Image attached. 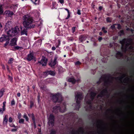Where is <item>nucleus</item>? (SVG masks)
<instances>
[{
    "instance_id": "37",
    "label": "nucleus",
    "mask_w": 134,
    "mask_h": 134,
    "mask_svg": "<svg viewBox=\"0 0 134 134\" xmlns=\"http://www.w3.org/2000/svg\"><path fill=\"white\" fill-rule=\"evenodd\" d=\"M5 109H4L3 108H0V114H3V112L5 110Z\"/></svg>"
},
{
    "instance_id": "35",
    "label": "nucleus",
    "mask_w": 134,
    "mask_h": 134,
    "mask_svg": "<svg viewBox=\"0 0 134 134\" xmlns=\"http://www.w3.org/2000/svg\"><path fill=\"white\" fill-rule=\"evenodd\" d=\"M93 100H92L91 99H88L86 102V103L88 105H91L92 104V102H93Z\"/></svg>"
},
{
    "instance_id": "50",
    "label": "nucleus",
    "mask_w": 134,
    "mask_h": 134,
    "mask_svg": "<svg viewBox=\"0 0 134 134\" xmlns=\"http://www.w3.org/2000/svg\"><path fill=\"white\" fill-rule=\"evenodd\" d=\"M6 103V102L5 101H4L3 103V106H2V108H3L4 109H5V104Z\"/></svg>"
},
{
    "instance_id": "60",
    "label": "nucleus",
    "mask_w": 134,
    "mask_h": 134,
    "mask_svg": "<svg viewBox=\"0 0 134 134\" xmlns=\"http://www.w3.org/2000/svg\"><path fill=\"white\" fill-rule=\"evenodd\" d=\"M8 77L10 79V81H12L13 80V78L11 77L10 76H8Z\"/></svg>"
},
{
    "instance_id": "36",
    "label": "nucleus",
    "mask_w": 134,
    "mask_h": 134,
    "mask_svg": "<svg viewBox=\"0 0 134 134\" xmlns=\"http://www.w3.org/2000/svg\"><path fill=\"white\" fill-rule=\"evenodd\" d=\"M14 60V59L13 58H10L9 60H8V63L9 64H11L13 63L12 61Z\"/></svg>"
},
{
    "instance_id": "3",
    "label": "nucleus",
    "mask_w": 134,
    "mask_h": 134,
    "mask_svg": "<svg viewBox=\"0 0 134 134\" xmlns=\"http://www.w3.org/2000/svg\"><path fill=\"white\" fill-rule=\"evenodd\" d=\"M83 96L82 93L78 92L77 94L75 95V99L76 100V104L75 106V108L76 110H79L80 107V103L81 101L83 99Z\"/></svg>"
},
{
    "instance_id": "32",
    "label": "nucleus",
    "mask_w": 134,
    "mask_h": 134,
    "mask_svg": "<svg viewBox=\"0 0 134 134\" xmlns=\"http://www.w3.org/2000/svg\"><path fill=\"white\" fill-rule=\"evenodd\" d=\"M2 7V5H0V15L2 14L3 12Z\"/></svg>"
},
{
    "instance_id": "39",
    "label": "nucleus",
    "mask_w": 134,
    "mask_h": 134,
    "mask_svg": "<svg viewBox=\"0 0 134 134\" xmlns=\"http://www.w3.org/2000/svg\"><path fill=\"white\" fill-rule=\"evenodd\" d=\"M105 28L104 27H102V30L104 33H107V31L105 30Z\"/></svg>"
},
{
    "instance_id": "14",
    "label": "nucleus",
    "mask_w": 134,
    "mask_h": 134,
    "mask_svg": "<svg viewBox=\"0 0 134 134\" xmlns=\"http://www.w3.org/2000/svg\"><path fill=\"white\" fill-rule=\"evenodd\" d=\"M78 132L83 133L84 131L83 130L82 128L80 127L79 128V130L77 131L72 130L71 132V133L72 134H79Z\"/></svg>"
},
{
    "instance_id": "27",
    "label": "nucleus",
    "mask_w": 134,
    "mask_h": 134,
    "mask_svg": "<svg viewBox=\"0 0 134 134\" xmlns=\"http://www.w3.org/2000/svg\"><path fill=\"white\" fill-rule=\"evenodd\" d=\"M4 90L2 89L0 90V98H1L3 95L4 93Z\"/></svg>"
},
{
    "instance_id": "11",
    "label": "nucleus",
    "mask_w": 134,
    "mask_h": 134,
    "mask_svg": "<svg viewBox=\"0 0 134 134\" xmlns=\"http://www.w3.org/2000/svg\"><path fill=\"white\" fill-rule=\"evenodd\" d=\"M18 40V38L16 37H14L11 40L10 43H9V45L11 46H15L17 45V42Z\"/></svg>"
},
{
    "instance_id": "33",
    "label": "nucleus",
    "mask_w": 134,
    "mask_h": 134,
    "mask_svg": "<svg viewBox=\"0 0 134 134\" xmlns=\"http://www.w3.org/2000/svg\"><path fill=\"white\" fill-rule=\"evenodd\" d=\"M23 118L25 119L27 121H28L29 120V119L28 117L27 116L26 114L25 113L23 116Z\"/></svg>"
},
{
    "instance_id": "58",
    "label": "nucleus",
    "mask_w": 134,
    "mask_h": 134,
    "mask_svg": "<svg viewBox=\"0 0 134 134\" xmlns=\"http://www.w3.org/2000/svg\"><path fill=\"white\" fill-rule=\"evenodd\" d=\"M110 28L111 29H113L115 28V26L114 25H113L111 26Z\"/></svg>"
},
{
    "instance_id": "40",
    "label": "nucleus",
    "mask_w": 134,
    "mask_h": 134,
    "mask_svg": "<svg viewBox=\"0 0 134 134\" xmlns=\"http://www.w3.org/2000/svg\"><path fill=\"white\" fill-rule=\"evenodd\" d=\"M19 120V123L21 124H24V119H20Z\"/></svg>"
},
{
    "instance_id": "63",
    "label": "nucleus",
    "mask_w": 134,
    "mask_h": 134,
    "mask_svg": "<svg viewBox=\"0 0 134 134\" xmlns=\"http://www.w3.org/2000/svg\"><path fill=\"white\" fill-rule=\"evenodd\" d=\"M89 108L90 109H92V104H91V105H89Z\"/></svg>"
},
{
    "instance_id": "25",
    "label": "nucleus",
    "mask_w": 134,
    "mask_h": 134,
    "mask_svg": "<svg viewBox=\"0 0 134 134\" xmlns=\"http://www.w3.org/2000/svg\"><path fill=\"white\" fill-rule=\"evenodd\" d=\"M50 134H56L57 133V130L53 129H52L49 131Z\"/></svg>"
},
{
    "instance_id": "54",
    "label": "nucleus",
    "mask_w": 134,
    "mask_h": 134,
    "mask_svg": "<svg viewBox=\"0 0 134 134\" xmlns=\"http://www.w3.org/2000/svg\"><path fill=\"white\" fill-rule=\"evenodd\" d=\"M7 70L9 73H10L11 72L10 70L9 69V66L8 65L7 66Z\"/></svg>"
},
{
    "instance_id": "29",
    "label": "nucleus",
    "mask_w": 134,
    "mask_h": 134,
    "mask_svg": "<svg viewBox=\"0 0 134 134\" xmlns=\"http://www.w3.org/2000/svg\"><path fill=\"white\" fill-rule=\"evenodd\" d=\"M7 14H8V15L9 16H10L13 15L14 13L12 12L10 10H8Z\"/></svg>"
},
{
    "instance_id": "18",
    "label": "nucleus",
    "mask_w": 134,
    "mask_h": 134,
    "mask_svg": "<svg viewBox=\"0 0 134 134\" xmlns=\"http://www.w3.org/2000/svg\"><path fill=\"white\" fill-rule=\"evenodd\" d=\"M106 93H105L103 91V90H102L100 92V93L97 95V98H102L105 95V94Z\"/></svg>"
},
{
    "instance_id": "53",
    "label": "nucleus",
    "mask_w": 134,
    "mask_h": 134,
    "mask_svg": "<svg viewBox=\"0 0 134 134\" xmlns=\"http://www.w3.org/2000/svg\"><path fill=\"white\" fill-rule=\"evenodd\" d=\"M77 14L79 15H80L81 14V10H77Z\"/></svg>"
},
{
    "instance_id": "61",
    "label": "nucleus",
    "mask_w": 134,
    "mask_h": 134,
    "mask_svg": "<svg viewBox=\"0 0 134 134\" xmlns=\"http://www.w3.org/2000/svg\"><path fill=\"white\" fill-rule=\"evenodd\" d=\"M17 131V129H12L11 130V131L12 132H15Z\"/></svg>"
},
{
    "instance_id": "51",
    "label": "nucleus",
    "mask_w": 134,
    "mask_h": 134,
    "mask_svg": "<svg viewBox=\"0 0 134 134\" xmlns=\"http://www.w3.org/2000/svg\"><path fill=\"white\" fill-rule=\"evenodd\" d=\"M18 119H20V118H21V113H18Z\"/></svg>"
},
{
    "instance_id": "15",
    "label": "nucleus",
    "mask_w": 134,
    "mask_h": 134,
    "mask_svg": "<svg viewBox=\"0 0 134 134\" xmlns=\"http://www.w3.org/2000/svg\"><path fill=\"white\" fill-rule=\"evenodd\" d=\"M114 79H112L111 78V77H110L109 78H107L105 79L104 81V85L105 86L106 85H108L110 83H112L113 81L112 80H109V79L110 78L112 80H113L114 79Z\"/></svg>"
},
{
    "instance_id": "64",
    "label": "nucleus",
    "mask_w": 134,
    "mask_h": 134,
    "mask_svg": "<svg viewBox=\"0 0 134 134\" xmlns=\"http://www.w3.org/2000/svg\"><path fill=\"white\" fill-rule=\"evenodd\" d=\"M21 94L20 93H18L17 94V96L18 97H20V96Z\"/></svg>"
},
{
    "instance_id": "48",
    "label": "nucleus",
    "mask_w": 134,
    "mask_h": 134,
    "mask_svg": "<svg viewBox=\"0 0 134 134\" xmlns=\"http://www.w3.org/2000/svg\"><path fill=\"white\" fill-rule=\"evenodd\" d=\"M76 30V27H73L72 28V33H74V32Z\"/></svg>"
},
{
    "instance_id": "1",
    "label": "nucleus",
    "mask_w": 134,
    "mask_h": 134,
    "mask_svg": "<svg viewBox=\"0 0 134 134\" xmlns=\"http://www.w3.org/2000/svg\"><path fill=\"white\" fill-rule=\"evenodd\" d=\"M19 32V28L18 26H16L15 28H12L11 30H9L7 32L8 35L3 34L0 37V42H3L6 41L4 44V47L6 48V46L9 43L10 38L9 37H13L16 36Z\"/></svg>"
},
{
    "instance_id": "62",
    "label": "nucleus",
    "mask_w": 134,
    "mask_h": 134,
    "mask_svg": "<svg viewBox=\"0 0 134 134\" xmlns=\"http://www.w3.org/2000/svg\"><path fill=\"white\" fill-rule=\"evenodd\" d=\"M56 49V48L54 46H53L52 48V49L53 51H54Z\"/></svg>"
},
{
    "instance_id": "45",
    "label": "nucleus",
    "mask_w": 134,
    "mask_h": 134,
    "mask_svg": "<svg viewBox=\"0 0 134 134\" xmlns=\"http://www.w3.org/2000/svg\"><path fill=\"white\" fill-rule=\"evenodd\" d=\"M37 1V0H35V2H34H34H33V3H34V4H35L36 5L39 4L40 1H38L37 2V3L36 2Z\"/></svg>"
},
{
    "instance_id": "56",
    "label": "nucleus",
    "mask_w": 134,
    "mask_h": 134,
    "mask_svg": "<svg viewBox=\"0 0 134 134\" xmlns=\"http://www.w3.org/2000/svg\"><path fill=\"white\" fill-rule=\"evenodd\" d=\"M102 122H103V121L101 120L97 121V124H99Z\"/></svg>"
},
{
    "instance_id": "7",
    "label": "nucleus",
    "mask_w": 134,
    "mask_h": 134,
    "mask_svg": "<svg viewBox=\"0 0 134 134\" xmlns=\"http://www.w3.org/2000/svg\"><path fill=\"white\" fill-rule=\"evenodd\" d=\"M104 77H101L99 79V80L97 82V83L98 85H99L101 83H102L103 81H104L105 79L107 78H109L111 77L112 79H114V77H113L111 76V75L110 74H105L104 75Z\"/></svg>"
},
{
    "instance_id": "24",
    "label": "nucleus",
    "mask_w": 134,
    "mask_h": 134,
    "mask_svg": "<svg viewBox=\"0 0 134 134\" xmlns=\"http://www.w3.org/2000/svg\"><path fill=\"white\" fill-rule=\"evenodd\" d=\"M8 121V119L7 115H5L3 119L4 123H5V125H7V124Z\"/></svg>"
},
{
    "instance_id": "19",
    "label": "nucleus",
    "mask_w": 134,
    "mask_h": 134,
    "mask_svg": "<svg viewBox=\"0 0 134 134\" xmlns=\"http://www.w3.org/2000/svg\"><path fill=\"white\" fill-rule=\"evenodd\" d=\"M123 56V54L120 51H118L116 54V57L118 59Z\"/></svg>"
},
{
    "instance_id": "59",
    "label": "nucleus",
    "mask_w": 134,
    "mask_h": 134,
    "mask_svg": "<svg viewBox=\"0 0 134 134\" xmlns=\"http://www.w3.org/2000/svg\"><path fill=\"white\" fill-rule=\"evenodd\" d=\"M59 2L61 4L63 3L64 2V0H59Z\"/></svg>"
},
{
    "instance_id": "8",
    "label": "nucleus",
    "mask_w": 134,
    "mask_h": 134,
    "mask_svg": "<svg viewBox=\"0 0 134 134\" xmlns=\"http://www.w3.org/2000/svg\"><path fill=\"white\" fill-rule=\"evenodd\" d=\"M57 57H55L53 61H52V59L49 62L48 64L52 68L54 67L57 64Z\"/></svg>"
},
{
    "instance_id": "46",
    "label": "nucleus",
    "mask_w": 134,
    "mask_h": 134,
    "mask_svg": "<svg viewBox=\"0 0 134 134\" xmlns=\"http://www.w3.org/2000/svg\"><path fill=\"white\" fill-rule=\"evenodd\" d=\"M33 119V120H32L33 121V123L34 124V127L35 128H36V125L35 121V119Z\"/></svg>"
},
{
    "instance_id": "47",
    "label": "nucleus",
    "mask_w": 134,
    "mask_h": 134,
    "mask_svg": "<svg viewBox=\"0 0 134 134\" xmlns=\"http://www.w3.org/2000/svg\"><path fill=\"white\" fill-rule=\"evenodd\" d=\"M103 90L104 92L106 93H108V88L107 87L105 88Z\"/></svg>"
},
{
    "instance_id": "12",
    "label": "nucleus",
    "mask_w": 134,
    "mask_h": 134,
    "mask_svg": "<svg viewBox=\"0 0 134 134\" xmlns=\"http://www.w3.org/2000/svg\"><path fill=\"white\" fill-rule=\"evenodd\" d=\"M87 38V36L85 35H81L79 37V40L80 42L83 43Z\"/></svg>"
},
{
    "instance_id": "13",
    "label": "nucleus",
    "mask_w": 134,
    "mask_h": 134,
    "mask_svg": "<svg viewBox=\"0 0 134 134\" xmlns=\"http://www.w3.org/2000/svg\"><path fill=\"white\" fill-rule=\"evenodd\" d=\"M21 31H20L21 35H25L26 36L27 35L28 28H22L21 27Z\"/></svg>"
},
{
    "instance_id": "41",
    "label": "nucleus",
    "mask_w": 134,
    "mask_h": 134,
    "mask_svg": "<svg viewBox=\"0 0 134 134\" xmlns=\"http://www.w3.org/2000/svg\"><path fill=\"white\" fill-rule=\"evenodd\" d=\"M34 105V102L33 101L31 100L30 101V108H32Z\"/></svg>"
},
{
    "instance_id": "31",
    "label": "nucleus",
    "mask_w": 134,
    "mask_h": 134,
    "mask_svg": "<svg viewBox=\"0 0 134 134\" xmlns=\"http://www.w3.org/2000/svg\"><path fill=\"white\" fill-rule=\"evenodd\" d=\"M81 63L79 61H77L75 63V65L77 67H79L80 65L81 64Z\"/></svg>"
},
{
    "instance_id": "4",
    "label": "nucleus",
    "mask_w": 134,
    "mask_h": 134,
    "mask_svg": "<svg viewBox=\"0 0 134 134\" xmlns=\"http://www.w3.org/2000/svg\"><path fill=\"white\" fill-rule=\"evenodd\" d=\"M53 112L56 113L59 112L64 113L66 110V105L65 103H64L60 105L54 106L53 108Z\"/></svg>"
},
{
    "instance_id": "22",
    "label": "nucleus",
    "mask_w": 134,
    "mask_h": 134,
    "mask_svg": "<svg viewBox=\"0 0 134 134\" xmlns=\"http://www.w3.org/2000/svg\"><path fill=\"white\" fill-rule=\"evenodd\" d=\"M68 81L72 83L73 84H74L76 82V80L73 78H71L68 79Z\"/></svg>"
},
{
    "instance_id": "6",
    "label": "nucleus",
    "mask_w": 134,
    "mask_h": 134,
    "mask_svg": "<svg viewBox=\"0 0 134 134\" xmlns=\"http://www.w3.org/2000/svg\"><path fill=\"white\" fill-rule=\"evenodd\" d=\"M55 119V116L52 114H50L48 118V123L49 126H53Z\"/></svg>"
},
{
    "instance_id": "52",
    "label": "nucleus",
    "mask_w": 134,
    "mask_h": 134,
    "mask_svg": "<svg viewBox=\"0 0 134 134\" xmlns=\"http://www.w3.org/2000/svg\"><path fill=\"white\" fill-rule=\"evenodd\" d=\"M74 40V39L73 37H70L69 39V41H73Z\"/></svg>"
},
{
    "instance_id": "5",
    "label": "nucleus",
    "mask_w": 134,
    "mask_h": 134,
    "mask_svg": "<svg viewBox=\"0 0 134 134\" xmlns=\"http://www.w3.org/2000/svg\"><path fill=\"white\" fill-rule=\"evenodd\" d=\"M52 100L55 103H60L62 101V97L60 96L59 94L58 93L55 94H52Z\"/></svg>"
},
{
    "instance_id": "30",
    "label": "nucleus",
    "mask_w": 134,
    "mask_h": 134,
    "mask_svg": "<svg viewBox=\"0 0 134 134\" xmlns=\"http://www.w3.org/2000/svg\"><path fill=\"white\" fill-rule=\"evenodd\" d=\"M120 43L122 44H124L125 43H126V39L124 38L122 39L121 41H120Z\"/></svg>"
},
{
    "instance_id": "9",
    "label": "nucleus",
    "mask_w": 134,
    "mask_h": 134,
    "mask_svg": "<svg viewBox=\"0 0 134 134\" xmlns=\"http://www.w3.org/2000/svg\"><path fill=\"white\" fill-rule=\"evenodd\" d=\"M55 74L54 71L49 70H47L45 72H43V77H46L48 75H50L52 76H54Z\"/></svg>"
},
{
    "instance_id": "16",
    "label": "nucleus",
    "mask_w": 134,
    "mask_h": 134,
    "mask_svg": "<svg viewBox=\"0 0 134 134\" xmlns=\"http://www.w3.org/2000/svg\"><path fill=\"white\" fill-rule=\"evenodd\" d=\"M34 58L33 54L32 53H30L27 55V59L29 61H30L33 59Z\"/></svg>"
},
{
    "instance_id": "17",
    "label": "nucleus",
    "mask_w": 134,
    "mask_h": 134,
    "mask_svg": "<svg viewBox=\"0 0 134 134\" xmlns=\"http://www.w3.org/2000/svg\"><path fill=\"white\" fill-rule=\"evenodd\" d=\"M96 94L94 92L92 91L90 93V99L92 100H93Z\"/></svg>"
},
{
    "instance_id": "44",
    "label": "nucleus",
    "mask_w": 134,
    "mask_h": 134,
    "mask_svg": "<svg viewBox=\"0 0 134 134\" xmlns=\"http://www.w3.org/2000/svg\"><path fill=\"white\" fill-rule=\"evenodd\" d=\"M13 121V119L11 117H10L8 119V121L10 122H12Z\"/></svg>"
},
{
    "instance_id": "26",
    "label": "nucleus",
    "mask_w": 134,
    "mask_h": 134,
    "mask_svg": "<svg viewBox=\"0 0 134 134\" xmlns=\"http://www.w3.org/2000/svg\"><path fill=\"white\" fill-rule=\"evenodd\" d=\"M125 76V75H123V76H121L120 77H115V79L116 80H119L120 81H121V80L122 79L123 77H124Z\"/></svg>"
},
{
    "instance_id": "10",
    "label": "nucleus",
    "mask_w": 134,
    "mask_h": 134,
    "mask_svg": "<svg viewBox=\"0 0 134 134\" xmlns=\"http://www.w3.org/2000/svg\"><path fill=\"white\" fill-rule=\"evenodd\" d=\"M47 59L45 57L42 58L41 60L40 61L38 62V63H40V65H42L43 66H45L47 64Z\"/></svg>"
},
{
    "instance_id": "57",
    "label": "nucleus",
    "mask_w": 134,
    "mask_h": 134,
    "mask_svg": "<svg viewBox=\"0 0 134 134\" xmlns=\"http://www.w3.org/2000/svg\"><path fill=\"white\" fill-rule=\"evenodd\" d=\"M102 38L100 36H99L98 38V40L100 42L101 41V40H102Z\"/></svg>"
},
{
    "instance_id": "38",
    "label": "nucleus",
    "mask_w": 134,
    "mask_h": 134,
    "mask_svg": "<svg viewBox=\"0 0 134 134\" xmlns=\"http://www.w3.org/2000/svg\"><path fill=\"white\" fill-rule=\"evenodd\" d=\"M21 40L24 41H25L27 40V38L26 37H21Z\"/></svg>"
},
{
    "instance_id": "21",
    "label": "nucleus",
    "mask_w": 134,
    "mask_h": 134,
    "mask_svg": "<svg viewBox=\"0 0 134 134\" xmlns=\"http://www.w3.org/2000/svg\"><path fill=\"white\" fill-rule=\"evenodd\" d=\"M126 43L125 47L122 46L121 47V49L125 52L127 50V48L129 45V43L127 42Z\"/></svg>"
},
{
    "instance_id": "49",
    "label": "nucleus",
    "mask_w": 134,
    "mask_h": 134,
    "mask_svg": "<svg viewBox=\"0 0 134 134\" xmlns=\"http://www.w3.org/2000/svg\"><path fill=\"white\" fill-rule=\"evenodd\" d=\"M117 25H118V26L117 27V29H121V26L120 24H118Z\"/></svg>"
},
{
    "instance_id": "34",
    "label": "nucleus",
    "mask_w": 134,
    "mask_h": 134,
    "mask_svg": "<svg viewBox=\"0 0 134 134\" xmlns=\"http://www.w3.org/2000/svg\"><path fill=\"white\" fill-rule=\"evenodd\" d=\"M120 36H121L122 35H124V32L123 30H121L118 33Z\"/></svg>"
},
{
    "instance_id": "2",
    "label": "nucleus",
    "mask_w": 134,
    "mask_h": 134,
    "mask_svg": "<svg viewBox=\"0 0 134 134\" xmlns=\"http://www.w3.org/2000/svg\"><path fill=\"white\" fill-rule=\"evenodd\" d=\"M23 22L24 27L28 29H33L35 26L33 18L28 15H25L23 16Z\"/></svg>"
},
{
    "instance_id": "42",
    "label": "nucleus",
    "mask_w": 134,
    "mask_h": 134,
    "mask_svg": "<svg viewBox=\"0 0 134 134\" xmlns=\"http://www.w3.org/2000/svg\"><path fill=\"white\" fill-rule=\"evenodd\" d=\"M11 104L12 105H15V102L14 99H13L11 101Z\"/></svg>"
},
{
    "instance_id": "43",
    "label": "nucleus",
    "mask_w": 134,
    "mask_h": 134,
    "mask_svg": "<svg viewBox=\"0 0 134 134\" xmlns=\"http://www.w3.org/2000/svg\"><path fill=\"white\" fill-rule=\"evenodd\" d=\"M106 21L107 23H111V20H110V18L109 17L107 18Z\"/></svg>"
},
{
    "instance_id": "28",
    "label": "nucleus",
    "mask_w": 134,
    "mask_h": 134,
    "mask_svg": "<svg viewBox=\"0 0 134 134\" xmlns=\"http://www.w3.org/2000/svg\"><path fill=\"white\" fill-rule=\"evenodd\" d=\"M28 115L29 117H31L32 120H33V119H35V116L33 113L28 114Z\"/></svg>"
},
{
    "instance_id": "23",
    "label": "nucleus",
    "mask_w": 134,
    "mask_h": 134,
    "mask_svg": "<svg viewBox=\"0 0 134 134\" xmlns=\"http://www.w3.org/2000/svg\"><path fill=\"white\" fill-rule=\"evenodd\" d=\"M64 9L65 10H66L67 12L68 15L67 17L65 19H69L70 17V11L69 10L66 8H64Z\"/></svg>"
},
{
    "instance_id": "20",
    "label": "nucleus",
    "mask_w": 134,
    "mask_h": 134,
    "mask_svg": "<svg viewBox=\"0 0 134 134\" xmlns=\"http://www.w3.org/2000/svg\"><path fill=\"white\" fill-rule=\"evenodd\" d=\"M13 47V49L12 50L13 51H15L17 50H20L23 48L22 47L18 46H15Z\"/></svg>"
},
{
    "instance_id": "55",
    "label": "nucleus",
    "mask_w": 134,
    "mask_h": 134,
    "mask_svg": "<svg viewBox=\"0 0 134 134\" xmlns=\"http://www.w3.org/2000/svg\"><path fill=\"white\" fill-rule=\"evenodd\" d=\"M103 8V7L102 6H99L98 8V10L99 11H101L102 9Z\"/></svg>"
}]
</instances>
